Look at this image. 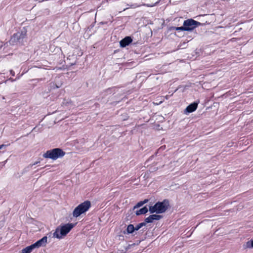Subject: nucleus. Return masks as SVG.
<instances>
[{"instance_id": "f257e3e1", "label": "nucleus", "mask_w": 253, "mask_h": 253, "mask_svg": "<svg viewBox=\"0 0 253 253\" xmlns=\"http://www.w3.org/2000/svg\"><path fill=\"white\" fill-rule=\"evenodd\" d=\"M169 207V201L168 199H165L162 202H156L154 206H149V211L151 213H163L168 209Z\"/></svg>"}, {"instance_id": "6e6552de", "label": "nucleus", "mask_w": 253, "mask_h": 253, "mask_svg": "<svg viewBox=\"0 0 253 253\" xmlns=\"http://www.w3.org/2000/svg\"><path fill=\"white\" fill-rule=\"evenodd\" d=\"M163 217L162 215L159 214H152L145 219V221L147 223H152L154 220H159Z\"/></svg>"}, {"instance_id": "9d476101", "label": "nucleus", "mask_w": 253, "mask_h": 253, "mask_svg": "<svg viewBox=\"0 0 253 253\" xmlns=\"http://www.w3.org/2000/svg\"><path fill=\"white\" fill-rule=\"evenodd\" d=\"M46 243H47V237L44 236L42 239H40L39 240L37 241L36 243L33 244V245L35 246V248H39L40 247L45 246Z\"/></svg>"}, {"instance_id": "4468645a", "label": "nucleus", "mask_w": 253, "mask_h": 253, "mask_svg": "<svg viewBox=\"0 0 253 253\" xmlns=\"http://www.w3.org/2000/svg\"><path fill=\"white\" fill-rule=\"evenodd\" d=\"M118 87L114 86L110 88H108L105 90V92L108 94H111L112 93H115L117 91Z\"/></svg>"}, {"instance_id": "dca6fc26", "label": "nucleus", "mask_w": 253, "mask_h": 253, "mask_svg": "<svg viewBox=\"0 0 253 253\" xmlns=\"http://www.w3.org/2000/svg\"><path fill=\"white\" fill-rule=\"evenodd\" d=\"M245 248H253V239H252L246 243Z\"/></svg>"}, {"instance_id": "412c9836", "label": "nucleus", "mask_w": 253, "mask_h": 253, "mask_svg": "<svg viewBox=\"0 0 253 253\" xmlns=\"http://www.w3.org/2000/svg\"><path fill=\"white\" fill-rule=\"evenodd\" d=\"M143 203V204L144 205L146 203H147L149 201V200L148 199H145L143 201H141Z\"/></svg>"}, {"instance_id": "7ed1b4c3", "label": "nucleus", "mask_w": 253, "mask_h": 253, "mask_svg": "<svg viewBox=\"0 0 253 253\" xmlns=\"http://www.w3.org/2000/svg\"><path fill=\"white\" fill-rule=\"evenodd\" d=\"M65 154V152L61 149L56 148L47 151L46 153L43 154V157L45 158H49L55 160L58 158L63 157Z\"/></svg>"}, {"instance_id": "ddd939ff", "label": "nucleus", "mask_w": 253, "mask_h": 253, "mask_svg": "<svg viewBox=\"0 0 253 253\" xmlns=\"http://www.w3.org/2000/svg\"><path fill=\"white\" fill-rule=\"evenodd\" d=\"M135 231H137L135 227L133 224H129L126 228V233L127 234H132Z\"/></svg>"}, {"instance_id": "6ab92c4d", "label": "nucleus", "mask_w": 253, "mask_h": 253, "mask_svg": "<svg viewBox=\"0 0 253 253\" xmlns=\"http://www.w3.org/2000/svg\"><path fill=\"white\" fill-rule=\"evenodd\" d=\"M61 84H56L53 83L52 85H51V86L53 88H59L61 86Z\"/></svg>"}, {"instance_id": "0eeeda50", "label": "nucleus", "mask_w": 253, "mask_h": 253, "mask_svg": "<svg viewBox=\"0 0 253 253\" xmlns=\"http://www.w3.org/2000/svg\"><path fill=\"white\" fill-rule=\"evenodd\" d=\"M199 103V101H195L193 102L192 103H191L189 104L184 110V114H188L191 113L195 111L197 107L198 104Z\"/></svg>"}, {"instance_id": "1a4fd4ad", "label": "nucleus", "mask_w": 253, "mask_h": 253, "mask_svg": "<svg viewBox=\"0 0 253 253\" xmlns=\"http://www.w3.org/2000/svg\"><path fill=\"white\" fill-rule=\"evenodd\" d=\"M132 41V38L129 36L126 37L120 42V46L125 47L128 45Z\"/></svg>"}, {"instance_id": "aec40b11", "label": "nucleus", "mask_w": 253, "mask_h": 253, "mask_svg": "<svg viewBox=\"0 0 253 253\" xmlns=\"http://www.w3.org/2000/svg\"><path fill=\"white\" fill-rule=\"evenodd\" d=\"M8 145L2 144L0 145V150L4 149H5Z\"/></svg>"}, {"instance_id": "f03ea898", "label": "nucleus", "mask_w": 253, "mask_h": 253, "mask_svg": "<svg viewBox=\"0 0 253 253\" xmlns=\"http://www.w3.org/2000/svg\"><path fill=\"white\" fill-rule=\"evenodd\" d=\"M74 226V225L73 223H68L60 227H58L53 234V237L59 239L62 238L72 230Z\"/></svg>"}, {"instance_id": "393cba45", "label": "nucleus", "mask_w": 253, "mask_h": 253, "mask_svg": "<svg viewBox=\"0 0 253 253\" xmlns=\"http://www.w3.org/2000/svg\"><path fill=\"white\" fill-rule=\"evenodd\" d=\"M39 163V162H36L35 163H34L33 164L30 165L31 166V167H32L34 165H36L38 164Z\"/></svg>"}, {"instance_id": "39448f33", "label": "nucleus", "mask_w": 253, "mask_h": 253, "mask_svg": "<svg viewBox=\"0 0 253 253\" xmlns=\"http://www.w3.org/2000/svg\"><path fill=\"white\" fill-rule=\"evenodd\" d=\"M25 36L26 32L25 31H21L14 34L9 40L10 44L12 45L17 44H22L23 42V40L25 38Z\"/></svg>"}, {"instance_id": "9b49d317", "label": "nucleus", "mask_w": 253, "mask_h": 253, "mask_svg": "<svg viewBox=\"0 0 253 253\" xmlns=\"http://www.w3.org/2000/svg\"><path fill=\"white\" fill-rule=\"evenodd\" d=\"M148 211V209L146 206L143 207L142 208L137 210L135 211V214L136 215L138 216L141 214H144L146 213Z\"/></svg>"}, {"instance_id": "2eb2a0df", "label": "nucleus", "mask_w": 253, "mask_h": 253, "mask_svg": "<svg viewBox=\"0 0 253 253\" xmlns=\"http://www.w3.org/2000/svg\"><path fill=\"white\" fill-rule=\"evenodd\" d=\"M171 30H175L176 31H185V27H184V24H183V26H181V27H171L170 28Z\"/></svg>"}, {"instance_id": "f3484780", "label": "nucleus", "mask_w": 253, "mask_h": 253, "mask_svg": "<svg viewBox=\"0 0 253 253\" xmlns=\"http://www.w3.org/2000/svg\"><path fill=\"white\" fill-rule=\"evenodd\" d=\"M146 224H147V222H146V221H144V222L140 223L135 226V229H136V230L137 231L139 229H140L141 227H142L143 226H145L146 225Z\"/></svg>"}, {"instance_id": "a211bd4d", "label": "nucleus", "mask_w": 253, "mask_h": 253, "mask_svg": "<svg viewBox=\"0 0 253 253\" xmlns=\"http://www.w3.org/2000/svg\"><path fill=\"white\" fill-rule=\"evenodd\" d=\"M144 204H143L142 202L141 201H139V202H138L133 208V210H134L135 209H137V208H139L141 207H142V206H143Z\"/></svg>"}, {"instance_id": "a878e982", "label": "nucleus", "mask_w": 253, "mask_h": 253, "mask_svg": "<svg viewBox=\"0 0 253 253\" xmlns=\"http://www.w3.org/2000/svg\"><path fill=\"white\" fill-rule=\"evenodd\" d=\"M9 80L11 81V82H13V81H14L15 80H14V79H13L12 78H10L9 79Z\"/></svg>"}, {"instance_id": "20e7f679", "label": "nucleus", "mask_w": 253, "mask_h": 253, "mask_svg": "<svg viewBox=\"0 0 253 253\" xmlns=\"http://www.w3.org/2000/svg\"><path fill=\"white\" fill-rule=\"evenodd\" d=\"M91 207V203L89 201H85L79 205L75 208L73 212V216L74 217H78L83 213L87 211Z\"/></svg>"}, {"instance_id": "423d86ee", "label": "nucleus", "mask_w": 253, "mask_h": 253, "mask_svg": "<svg viewBox=\"0 0 253 253\" xmlns=\"http://www.w3.org/2000/svg\"><path fill=\"white\" fill-rule=\"evenodd\" d=\"M183 24L185 31H191L198 26L201 25V23L193 19H188L184 21Z\"/></svg>"}, {"instance_id": "4be33fe9", "label": "nucleus", "mask_w": 253, "mask_h": 253, "mask_svg": "<svg viewBox=\"0 0 253 253\" xmlns=\"http://www.w3.org/2000/svg\"><path fill=\"white\" fill-rule=\"evenodd\" d=\"M10 73L12 76H14L15 75L14 72L12 70H10Z\"/></svg>"}, {"instance_id": "5701e85b", "label": "nucleus", "mask_w": 253, "mask_h": 253, "mask_svg": "<svg viewBox=\"0 0 253 253\" xmlns=\"http://www.w3.org/2000/svg\"><path fill=\"white\" fill-rule=\"evenodd\" d=\"M5 164V162H2L0 163V168H2L3 166H4Z\"/></svg>"}, {"instance_id": "bb28decb", "label": "nucleus", "mask_w": 253, "mask_h": 253, "mask_svg": "<svg viewBox=\"0 0 253 253\" xmlns=\"http://www.w3.org/2000/svg\"><path fill=\"white\" fill-rule=\"evenodd\" d=\"M157 169V168H154L153 169V170H156Z\"/></svg>"}, {"instance_id": "b1692460", "label": "nucleus", "mask_w": 253, "mask_h": 253, "mask_svg": "<svg viewBox=\"0 0 253 253\" xmlns=\"http://www.w3.org/2000/svg\"><path fill=\"white\" fill-rule=\"evenodd\" d=\"M129 245L127 247V248H126L125 249V250H123L122 251L124 252V253H126L127 251V249L129 248Z\"/></svg>"}, {"instance_id": "f8f14e48", "label": "nucleus", "mask_w": 253, "mask_h": 253, "mask_svg": "<svg viewBox=\"0 0 253 253\" xmlns=\"http://www.w3.org/2000/svg\"><path fill=\"white\" fill-rule=\"evenodd\" d=\"M35 249V246L33 244L29 246L22 250V253H31L32 251Z\"/></svg>"}]
</instances>
